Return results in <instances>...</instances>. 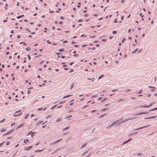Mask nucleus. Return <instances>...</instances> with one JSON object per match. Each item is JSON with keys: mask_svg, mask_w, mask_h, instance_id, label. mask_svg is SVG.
Returning a JSON list of instances; mask_svg holds the SVG:
<instances>
[{"mask_svg": "<svg viewBox=\"0 0 157 157\" xmlns=\"http://www.w3.org/2000/svg\"><path fill=\"white\" fill-rule=\"evenodd\" d=\"M147 113H146V112H145L138 113H136L134 114L133 115V116L138 115H140V114H146Z\"/></svg>", "mask_w": 157, "mask_h": 157, "instance_id": "f257e3e1", "label": "nucleus"}, {"mask_svg": "<svg viewBox=\"0 0 157 157\" xmlns=\"http://www.w3.org/2000/svg\"><path fill=\"white\" fill-rule=\"evenodd\" d=\"M118 122V121H115L114 123H112L110 125H109L108 127H107L106 128H109V127H111L114 124H116V123H117Z\"/></svg>", "mask_w": 157, "mask_h": 157, "instance_id": "f03ea898", "label": "nucleus"}, {"mask_svg": "<svg viewBox=\"0 0 157 157\" xmlns=\"http://www.w3.org/2000/svg\"><path fill=\"white\" fill-rule=\"evenodd\" d=\"M33 147V146H29L24 148L25 150H29Z\"/></svg>", "mask_w": 157, "mask_h": 157, "instance_id": "7ed1b4c3", "label": "nucleus"}, {"mask_svg": "<svg viewBox=\"0 0 157 157\" xmlns=\"http://www.w3.org/2000/svg\"><path fill=\"white\" fill-rule=\"evenodd\" d=\"M149 126H150V125H146V126H144L143 127H141L138 128H136V129H135V130H139V129H142V128H146V127H148Z\"/></svg>", "mask_w": 157, "mask_h": 157, "instance_id": "20e7f679", "label": "nucleus"}, {"mask_svg": "<svg viewBox=\"0 0 157 157\" xmlns=\"http://www.w3.org/2000/svg\"><path fill=\"white\" fill-rule=\"evenodd\" d=\"M135 118V117H130L124 120V121H123V122H124V121H127L129 120H133Z\"/></svg>", "mask_w": 157, "mask_h": 157, "instance_id": "39448f33", "label": "nucleus"}, {"mask_svg": "<svg viewBox=\"0 0 157 157\" xmlns=\"http://www.w3.org/2000/svg\"><path fill=\"white\" fill-rule=\"evenodd\" d=\"M62 140V139H59L58 140H56V141H55V142H53L52 144H56L58 142H59L60 141H61V140Z\"/></svg>", "mask_w": 157, "mask_h": 157, "instance_id": "423d86ee", "label": "nucleus"}, {"mask_svg": "<svg viewBox=\"0 0 157 157\" xmlns=\"http://www.w3.org/2000/svg\"><path fill=\"white\" fill-rule=\"evenodd\" d=\"M43 122L42 121H39L36 123V125H38L41 124Z\"/></svg>", "mask_w": 157, "mask_h": 157, "instance_id": "0eeeda50", "label": "nucleus"}, {"mask_svg": "<svg viewBox=\"0 0 157 157\" xmlns=\"http://www.w3.org/2000/svg\"><path fill=\"white\" fill-rule=\"evenodd\" d=\"M22 114V113L21 112H20V113H19L18 114H14L13 115V116L14 117H17V116H20Z\"/></svg>", "mask_w": 157, "mask_h": 157, "instance_id": "6e6552de", "label": "nucleus"}, {"mask_svg": "<svg viewBox=\"0 0 157 157\" xmlns=\"http://www.w3.org/2000/svg\"><path fill=\"white\" fill-rule=\"evenodd\" d=\"M29 141V140L28 139H25L24 140V143L25 144L27 143Z\"/></svg>", "mask_w": 157, "mask_h": 157, "instance_id": "1a4fd4ad", "label": "nucleus"}, {"mask_svg": "<svg viewBox=\"0 0 157 157\" xmlns=\"http://www.w3.org/2000/svg\"><path fill=\"white\" fill-rule=\"evenodd\" d=\"M23 124H21L20 125H19V126H18L16 128V129H18L19 128L21 127H22L23 126Z\"/></svg>", "mask_w": 157, "mask_h": 157, "instance_id": "9d476101", "label": "nucleus"}, {"mask_svg": "<svg viewBox=\"0 0 157 157\" xmlns=\"http://www.w3.org/2000/svg\"><path fill=\"white\" fill-rule=\"evenodd\" d=\"M61 120H62L61 118H59L57 119V120H56V122H58L61 121Z\"/></svg>", "mask_w": 157, "mask_h": 157, "instance_id": "9b49d317", "label": "nucleus"}, {"mask_svg": "<svg viewBox=\"0 0 157 157\" xmlns=\"http://www.w3.org/2000/svg\"><path fill=\"white\" fill-rule=\"evenodd\" d=\"M35 133H36V132H32V133H31V136L32 137L34 136V135Z\"/></svg>", "mask_w": 157, "mask_h": 157, "instance_id": "f8f14e48", "label": "nucleus"}, {"mask_svg": "<svg viewBox=\"0 0 157 157\" xmlns=\"http://www.w3.org/2000/svg\"><path fill=\"white\" fill-rule=\"evenodd\" d=\"M140 107H144V108H148V106L147 105H142L140 106Z\"/></svg>", "mask_w": 157, "mask_h": 157, "instance_id": "ddd939ff", "label": "nucleus"}, {"mask_svg": "<svg viewBox=\"0 0 157 157\" xmlns=\"http://www.w3.org/2000/svg\"><path fill=\"white\" fill-rule=\"evenodd\" d=\"M24 16V15H20L19 16H18L17 17V19H19L21 17H23Z\"/></svg>", "mask_w": 157, "mask_h": 157, "instance_id": "4468645a", "label": "nucleus"}, {"mask_svg": "<svg viewBox=\"0 0 157 157\" xmlns=\"http://www.w3.org/2000/svg\"><path fill=\"white\" fill-rule=\"evenodd\" d=\"M138 50V48H136L134 51L132 52V53H135V52H136L137 50Z\"/></svg>", "mask_w": 157, "mask_h": 157, "instance_id": "2eb2a0df", "label": "nucleus"}, {"mask_svg": "<svg viewBox=\"0 0 157 157\" xmlns=\"http://www.w3.org/2000/svg\"><path fill=\"white\" fill-rule=\"evenodd\" d=\"M131 140V139H129L128 140L125 141V142H124L123 144H126L128 142V141H130Z\"/></svg>", "mask_w": 157, "mask_h": 157, "instance_id": "dca6fc26", "label": "nucleus"}, {"mask_svg": "<svg viewBox=\"0 0 157 157\" xmlns=\"http://www.w3.org/2000/svg\"><path fill=\"white\" fill-rule=\"evenodd\" d=\"M72 116L71 115L67 116L66 117V118L67 119V118H68L71 117H72Z\"/></svg>", "mask_w": 157, "mask_h": 157, "instance_id": "f3484780", "label": "nucleus"}, {"mask_svg": "<svg viewBox=\"0 0 157 157\" xmlns=\"http://www.w3.org/2000/svg\"><path fill=\"white\" fill-rule=\"evenodd\" d=\"M29 114H27L26 116L24 118L26 119H27L29 117Z\"/></svg>", "mask_w": 157, "mask_h": 157, "instance_id": "a211bd4d", "label": "nucleus"}, {"mask_svg": "<svg viewBox=\"0 0 157 157\" xmlns=\"http://www.w3.org/2000/svg\"><path fill=\"white\" fill-rule=\"evenodd\" d=\"M155 116H152L151 117H148L147 118H146V119L153 118H155Z\"/></svg>", "mask_w": 157, "mask_h": 157, "instance_id": "6ab92c4d", "label": "nucleus"}, {"mask_svg": "<svg viewBox=\"0 0 157 157\" xmlns=\"http://www.w3.org/2000/svg\"><path fill=\"white\" fill-rule=\"evenodd\" d=\"M157 110V108H154L153 109H151L149 110V111H153V110Z\"/></svg>", "mask_w": 157, "mask_h": 157, "instance_id": "aec40b11", "label": "nucleus"}, {"mask_svg": "<svg viewBox=\"0 0 157 157\" xmlns=\"http://www.w3.org/2000/svg\"><path fill=\"white\" fill-rule=\"evenodd\" d=\"M26 50L28 51H29L30 50V48L29 47H28L25 48Z\"/></svg>", "mask_w": 157, "mask_h": 157, "instance_id": "412c9836", "label": "nucleus"}, {"mask_svg": "<svg viewBox=\"0 0 157 157\" xmlns=\"http://www.w3.org/2000/svg\"><path fill=\"white\" fill-rule=\"evenodd\" d=\"M74 82H73L71 84V89H72V88L73 87V86H74Z\"/></svg>", "mask_w": 157, "mask_h": 157, "instance_id": "4be33fe9", "label": "nucleus"}, {"mask_svg": "<svg viewBox=\"0 0 157 157\" xmlns=\"http://www.w3.org/2000/svg\"><path fill=\"white\" fill-rule=\"evenodd\" d=\"M12 131H10L9 132H8V133H6L5 135H8V134H9L10 133H11L12 132Z\"/></svg>", "mask_w": 157, "mask_h": 157, "instance_id": "5701e85b", "label": "nucleus"}, {"mask_svg": "<svg viewBox=\"0 0 157 157\" xmlns=\"http://www.w3.org/2000/svg\"><path fill=\"white\" fill-rule=\"evenodd\" d=\"M65 101H62L61 102H60V103H59V104H63V103H65Z\"/></svg>", "mask_w": 157, "mask_h": 157, "instance_id": "b1692460", "label": "nucleus"}, {"mask_svg": "<svg viewBox=\"0 0 157 157\" xmlns=\"http://www.w3.org/2000/svg\"><path fill=\"white\" fill-rule=\"evenodd\" d=\"M86 145V144H83L81 147V148H82L83 147H85Z\"/></svg>", "mask_w": 157, "mask_h": 157, "instance_id": "393cba45", "label": "nucleus"}, {"mask_svg": "<svg viewBox=\"0 0 157 157\" xmlns=\"http://www.w3.org/2000/svg\"><path fill=\"white\" fill-rule=\"evenodd\" d=\"M104 76V75H101L100 76H99V77H98V79H101Z\"/></svg>", "mask_w": 157, "mask_h": 157, "instance_id": "a878e982", "label": "nucleus"}, {"mask_svg": "<svg viewBox=\"0 0 157 157\" xmlns=\"http://www.w3.org/2000/svg\"><path fill=\"white\" fill-rule=\"evenodd\" d=\"M125 91L126 92H129V91H131V90L130 89H128L125 90Z\"/></svg>", "mask_w": 157, "mask_h": 157, "instance_id": "bb28decb", "label": "nucleus"}, {"mask_svg": "<svg viewBox=\"0 0 157 157\" xmlns=\"http://www.w3.org/2000/svg\"><path fill=\"white\" fill-rule=\"evenodd\" d=\"M69 128V127H66L64 128H63V130H64L67 129H68Z\"/></svg>", "mask_w": 157, "mask_h": 157, "instance_id": "cd10ccee", "label": "nucleus"}, {"mask_svg": "<svg viewBox=\"0 0 157 157\" xmlns=\"http://www.w3.org/2000/svg\"><path fill=\"white\" fill-rule=\"evenodd\" d=\"M71 96V95H67V96H65L63 97V98H66L68 97H70Z\"/></svg>", "mask_w": 157, "mask_h": 157, "instance_id": "c85d7f7f", "label": "nucleus"}, {"mask_svg": "<svg viewBox=\"0 0 157 157\" xmlns=\"http://www.w3.org/2000/svg\"><path fill=\"white\" fill-rule=\"evenodd\" d=\"M154 103H151L149 105H147V106H148V107H149L151 106H152L153 105V104H154Z\"/></svg>", "mask_w": 157, "mask_h": 157, "instance_id": "c756f323", "label": "nucleus"}, {"mask_svg": "<svg viewBox=\"0 0 157 157\" xmlns=\"http://www.w3.org/2000/svg\"><path fill=\"white\" fill-rule=\"evenodd\" d=\"M43 109V108H40L38 109L37 110L38 111H41Z\"/></svg>", "mask_w": 157, "mask_h": 157, "instance_id": "7c9ffc66", "label": "nucleus"}, {"mask_svg": "<svg viewBox=\"0 0 157 157\" xmlns=\"http://www.w3.org/2000/svg\"><path fill=\"white\" fill-rule=\"evenodd\" d=\"M137 132H133L132 133H131V134L132 135H136V134H137Z\"/></svg>", "mask_w": 157, "mask_h": 157, "instance_id": "2f4dec72", "label": "nucleus"}, {"mask_svg": "<svg viewBox=\"0 0 157 157\" xmlns=\"http://www.w3.org/2000/svg\"><path fill=\"white\" fill-rule=\"evenodd\" d=\"M5 129H1V132H4V131H5Z\"/></svg>", "mask_w": 157, "mask_h": 157, "instance_id": "473e14b6", "label": "nucleus"}, {"mask_svg": "<svg viewBox=\"0 0 157 157\" xmlns=\"http://www.w3.org/2000/svg\"><path fill=\"white\" fill-rule=\"evenodd\" d=\"M5 118L1 120L0 121V123H2V122H3L5 120Z\"/></svg>", "mask_w": 157, "mask_h": 157, "instance_id": "72a5a7b5", "label": "nucleus"}, {"mask_svg": "<svg viewBox=\"0 0 157 157\" xmlns=\"http://www.w3.org/2000/svg\"><path fill=\"white\" fill-rule=\"evenodd\" d=\"M31 133H32V132H29L27 134V136H29L30 135H31Z\"/></svg>", "mask_w": 157, "mask_h": 157, "instance_id": "f704fd0d", "label": "nucleus"}, {"mask_svg": "<svg viewBox=\"0 0 157 157\" xmlns=\"http://www.w3.org/2000/svg\"><path fill=\"white\" fill-rule=\"evenodd\" d=\"M86 46V44H84L82 45V47H84Z\"/></svg>", "mask_w": 157, "mask_h": 157, "instance_id": "c9c22d12", "label": "nucleus"}, {"mask_svg": "<svg viewBox=\"0 0 157 157\" xmlns=\"http://www.w3.org/2000/svg\"><path fill=\"white\" fill-rule=\"evenodd\" d=\"M43 150H36L35 152H40L42 151Z\"/></svg>", "mask_w": 157, "mask_h": 157, "instance_id": "e433bc0d", "label": "nucleus"}, {"mask_svg": "<svg viewBox=\"0 0 157 157\" xmlns=\"http://www.w3.org/2000/svg\"><path fill=\"white\" fill-rule=\"evenodd\" d=\"M82 19H79L78 22H82Z\"/></svg>", "mask_w": 157, "mask_h": 157, "instance_id": "4c0bfd02", "label": "nucleus"}, {"mask_svg": "<svg viewBox=\"0 0 157 157\" xmlns=\"http://www.w3.org/2000/svg\"><path fill=\"white\" fill-rule=\"evenodd\" d=\"M31 93V91L29 90L27 91V93L28 94H30Z\"/></svg>", "mask_w": 157, "mask_h": 157, "instance_id": "58836bf2", "label": "nucleus"}, {"mask_svg": "<svg viewBox=\"0 0 157 157\" xmlns=\"http://www.w3.org/2000/svg\"><path fill=\"white\" fill-rule=\"evenodd\" d=\"M118 90L117 89H114V90H112V92H114L115 91H117Z\"/></svg>", "mask_w": 157, "mask_h": 157, "instance_id": "ea45409f", "label": "nucleus"}, {"mask_svg": "<svg viewBox=\"0 0 157 157\" xmlns=\"http://www.w3.org/2000/svg\"><path fill=\"white\" fill-rule=\"evenodd\" d=\"M117 33V32L116 31H113V34H115L116 33Z\"/></svg>", "mask_w": 157, "mask_h": 157, "instance_id": "a19ab883", "label": "nucleus"}, {"mask_svg": "<svg viewBox=\"0 0 157 157\" xmlns=\"http://www.w3.org/2000/svg\"><path fill=\"white\" fill-rule=\"evenodd\" d=\"M51 117V116L50 115H48V116L47 117H46V118H48L50 117Z\"/></svg>", "mask_w": 157, "mask_h": 157, "instance_id": "79ce46f5", "label": "nucleus"}, {"mask_svg": "<svg viewBox=\"0 0 157 157\" xmlns=\"http://www.w3.org/2000/svg\"><path fill=\"white\" fill-rule=\"evenodd\" d=\"M63 50H64L63 49H60L59 50V52H63Z\"/></svg>", "mask_w": 157, "mask_h": 157, "instance_id": "37998d69", "label": "nucleus"}, {"mask_svg": "<svg viewBox=\"0 0 157 157\" xmlns=\"http://www.w3.org/2000/svg\"><path fill=\"white\" fill-rule=\"evenodd\" d=\"M10 143V142H9V141H8V142H7L6 143V145H9V144Z\"/></svg>", "mask_w": 157, "mask_h": 157, "instance_id": "c03bdc74", "label": "nucleus"}, {"mask_svg": "<svg viewBox=\"0 0 157 157\" xmlns=\"http://www.w3.org/2000/svg\"><path fill=\"white\" fill-rule=\"evenodd\" d=\"M4 142H2V143H1L0 144V147H1L2 146V145L3 144H4Z\"/></svg>", "mask_w": 157, "mask_h": 157, "instance_id": "a18cd8bd", "label": "nucleus"}, {"mask_svg": "<svg viewBox=\"0 0 157 157\" xmlns=\"http://www.w3.org/2000/svg\"><path fill=\"white\" fill-rule=\"evenodd\" d=\"M123 100H124V99H120V100L118 101V102H120V101H123Z\"/></svg>", "mask_w": 157, "mask_h": 157, "instance_id": "49530a36", "label": "nucleus"}, {"mask_svg": "<svg viewBox=\"0 0 157 157\" xmlns=\"http://www.w3.org/2000/svg\"><path fill=\"white\" fill-rule=\"evenodd\" d=\"M21 110H19V111H16V112H15V114H16V113H18V112H21Z\"/></svg>", "mask_w": 157, "mask_h": 157, "instance_id": "de8ad7c7", "label": "nucleus"}, {"mask_svg": "<svg viewBox=\"0 0 157 157\" xmlns=\"http://www.w3.org/2000/svg\"><path fill=\"white\" fill-rule=\"evenodd\" d=\"M139 15L141 16V17H143L144 15H142V13H140L139 14Z\"/></svg>", "mask_w": 157, "mask_h": 157, "instance_id": "09e8293b", "label": "nucleus"}, {"mask_svg": "<svg viewBox=\"0 0 157 157\" xmlns=\"http://www.w3.org/2000/svg\"><path fill=\"white\" fill-rule=\"evenodd\" d=\"M22 43H24V45H26V43H25L24 42H21L20 43V44H21Z\"/></svg>", "mask_w": 157, "mask_h": 157, "instance_id": "8fccbe9b", "label": "nucleus"}, {"mask_svg": "<svg viewBox=\"0 0 157 157\" xmlns=\"http://www.w3.org/2000/svg\"><path fill=\"white\" fill-rule=\"evenodd\" d=\"M74 56H75V57H77L78 56V54H75Z\"/></svg>", "mask_w": 157, "mask_h": 157, "instance_id": "3c124183", "label": "nucleus"}, {"mask_svg": "<svg viewBox=\"0 0 157 157\" xmlns=\"http://www.w3.org/2000/svg\"><path fill=\"white\" fill-rule=\"evenodd\" d=\"M56 105H54V106H53L52 107V108H51V109H54V108L55 107H56Z\"/></svg>", "mask_w": 157, "mask_h": 157, "instance_id": "603ef678", "label": "nucleus"}, {"mask_svg": "<svg viewBox=\"0 0 157 157\" xmlns=\"http://www.w3.org/2000/svg\"><path fill=\"white\" fill-rule=\"evenodd\" d=\"M28 57L29 60H30L31 59V57L30 55H28Z\"/></svg>", "mask_w": 157, "mask_h": 157, "instance_id": "864d4df0", "label": "nucleus"}, {"mask_svg": "<svg viewBox=\"0 0 157 157\" xmlns=\"http://www.w3.org/2000/svg\"><path fill=\"white\" fill-rule=\"evenodd\" d=\"M151 96V95L150 94H149L147 95V97H150Z\"/></svg>", "mask_w": 157, "mask_h": 157, "instance_id": "5fc2aeb1", "label": "nucleus"}, {"mask_svg": "<svg viewBox=\"0 0 157 157\" xmlns=\"http://www.w3.org/2000/svg\"><path fill=\"white\" fill-rule=\"evenodd\" d=\"M107 99L106 98H105L104 99L101 101L102 102H103L105 100H106Z\"/></svg>", "mask_w": 157, "mask_h": 157, "instance_id": "6e6d98bb", "label": "nucleus"}, {"mask_svg": "<svg viewBox=\"0 0 157 157\" xmlns=\"http://www.w3.org/2000/svg\"><path fill=\"white\" fill-rule=\"evenodd\" d=\"M40 144V143L39 142H37V143L35 145V146H37V145H38L39 144Z\"/></svg>", "mask_w": 157, "mask_h": 157, "instance_id": "4d7b16f0", "label": "nucleus"}, {"mask_svg": "<svg viewBox=\"0 0 157 157\" xmlns=\"http://www.w3.org/2000/svg\"><path fill=\"white\" fill-rule=\"evenodd\" d=\"M84 99V98H81V99H80V101H83Z\"/></svg>", "mask_w": 157, "mask_h": 157, "instance_id": "13d9d810", "label": "nucleus"}, {"mask_svg": "<svg viewBox=\"0 0 157 157\" xmlns=\"http://www.w3.org/2000/svg\"><path fill=\"white\" fill-rule=\"evenodd\" d=\"M67 42H68L67 41L65 40L63 41V43H67Z\"/></svg>", "mask_w": 157, "mask_h": 157, "instance_id": "bf43d9fd", "label": "nucleus"}, {"mask_svg": "<svg viewBox=\"0 0 157 157\" xmlns=\"http://www.w3.org/2000/svg\"><path fill=\"white\" fill-rule=\"evenodd\" d=\"M91 80H92L93 81H94V78H92L90 79Z\"/></svg>", "mask_w": 157, "mask_h": 157, "instance_id": "052dcab7", "label": "nucleus"}, {"mask_svg": "<svg viewBox=\"0 0 157 157\" xmlns=\"http://www.w3.org/2000/svg\"><path fill=\"white\" fill-rule=\"evenodd\" d=\"M63 23V22L62 21H60L59 22V23L60 24H62Z\"/></svg>", "mask_w": 157, "mask_h": 157, "instance_id": "680f3d73", "label": "nucleus"}, {"mask_svg": "<svg viewBox=\"0 0 157 157\" xmlns=\"http://www.w3.org/2000/svg\"><path fill=\"white\" fill-rule=\"evenodd\" d=\"M44 62V60H42V61H41V62H40V64H42V63H43Z\"/></svg>", "mask_w": 157, "mask_h": 157, "instance_id": "e2e57ef3", "label": "nucleus"}, {"mask_svg": "<svg viewBox=\"0 0 157 157\" xmlns=\"http://www.w3.org/2000/svg\"><path fill=\"white\" fill-rule=\"evenodd\" d=\"M47 42H48V44H51V43L50 42L49 40H47Z\"/></svg>", "mask_w": 157, "mask_h": 157, "instance_id": "0e129e2a", "label": "nucleus"}, {"mask_svg": "<svg viewBox=\"0 0 157 157\" xmlns=\"http://www.w3.org/2000/svg\"><path fill=\"white\" fill-rule=\"evenodd\" d=\"M124 2V0H121V2L122 3H123Z\"/></svg>", "mask_w": 157, "mask_h": 157, "instance_id": "69168bd1", "label": "nucleus"}, {"mask_svg": "<svg viewBox=\"0 0 157 157\" xmlns=\"http://www.w3.org/2000/svg\"><path fill=\"white\" fill-rule=\"evenodd\" d=\"M88 14H85L84 15V17H87V16H88Z\"/></svg>", "mask_w": 157, "mask_h": 157, "instance_id": "338daca9", "label": "nucleus"}, {"mask_svg": "<svg viewBox=\"0 0 157 157\" xmlns=\"http://www.w3.org/2000/svg\"><path fill=\"white\" fill-rule=\"evenodd\" d=\"M7 21V20H3V22H6Z\"/></svg>", "mask_w": 157, "mask_h": 157, "instance_id": "774afa93", "label": "nucleus"}]
</instances>
